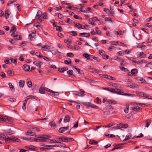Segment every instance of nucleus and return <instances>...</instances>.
Wrapping results in <instances>:
<instances>
[{"mask_svg":"<svg viewBox=\"0 0 152 152\" xmlns=\"http://www.w3.org/2000/svg\"><path fill=\"white\" fill-rule=\"evenodd\" d=\"M75 26V27L77 28L78 29H84L83 28H82V25L79 23H74Z\"/></svg>","mask_w":152,"mask_h":152,"instance_id":"0eeeda50","label":"nucleus"},{"mask_svg":"<svg viewBox=\"0 0 152 152\" xmlns=\"http://www.w3.org/2000/svg\"><path fill=\"white\" fill-rule=\"evenodd\" d=\"M73 48L74 49L78 50L80 49V48L77 45H75L73 46Z\"/></svg>","mask_w":152,"mask_h":152,"instance_id":"774afa93","label":"nucleus"},{"mask_svg":"<svg viewBox=\"0 0 152 152\" xmlns=\"http://www.w3.org/2000/svg\"><path fill=\"white\" fill-rule=\"evenodd\" d=\"M56 15H57L59 19H61L63 17V15L60 13H57Z\"/></svg>","mask_w":152,"mask_h":152,"instance_id":"a18cd8bd","label":"nucleus"},{"mask_svg":"<svg viewBox=\"0 0 152 152\" xmlns=\"http://www.w3.org/2000/svg\"><path fill=\"white\" fill-rule=\"evenodd\" d=\"M5 17L6 19L8 18L10 14V11L7 10L5 11Z\"/></svg>","mask_w":152,"mask_h":152,"instance_id":"2eb2a0df","label":"nucleus"},{"mask_svg":"<svg viewBox=\"0 0 152 152\" xmlns=\"http://www.w3.org/2000/svg\"><path fill=\"white\" fill-rule=\"evenodd\" d=\"M16 30V28L14 26H12V27L10 31V32L15 33Z\"/></svg>","mask_w":152,"mask_h":152,"instance_id":"72a5a7b5","label":"nucleus"},{"mask_svg":"<svg viewBox=\"0 0 152 152\" xmlns=\"http://www.w3.org/2000/svg\"><path fill=\"white\" fill-rule=\"evenodd\" d=\"M68 70V68L66 67L61 68L59 69L58 71L61 72H64L65 71H66Z\"/></svg>","mask_w":152,"mask_h":152,"instance_id":"f3484780","label":"nucleus"},{"mask_svg":"<svg viewBox=\"0 0 152 152\" xmlns=\"http://www.w3.org/2000/svg\"><path fill=\"white\" fill-rule=\"evenodd\" d=\"M127 86L133 88V83H129L126 84Z\"/></svg>","mask_w":152,"mask_h":152,"instance_id":"e433bc0d","label":"nucleus"},{"mask_svg":"<svg viewBox=\"0 0 152 152\" xmlns=\"http://www.w3.org/2000/svg\"><path fill=\"white\" fill-rule=\"evenodd\" d=\"M143 94V92H140L138 91H137L136 92V94L139 96H142Z\"/></svg>","mask_w":152,"mask_h":152,"instance_id":"8fccbe9b","label":"nucleus"},{"mask_svg":"<svg viewBox=\"0 0 152 152\" xmlns=\"http://www.w3.org/2000/svg\"><path fill=\"white\" fill-rule=\"evenodd\" d=\"M83 104V105L87 107H90L91 103L90 102H84Z\"/></svg>","mask_w":152,"mask_h":152,"instance_id":"f704fd0d","label":"nucleus"},{"mask_svg":"<svg viewBox=\"0 0 152 152\" xmlns=\"http://www.w3.org/2000/svg\"><path fill=\"white\" fill-rule=\"evenodd\" d=\"M98 142L94 140H91L89 141V143L91 145H96Z\"/></svg>","mask_w":152,"mask_h":152,"instance_id":"2f4dec72","label":"nucleus"},{"mask_svg":"<svg viewBox=\"0 0 152 152\" xmlns=\"http://www.w3.org/2000/svg\"><path fill=\"white\" fill-rule=\"evenodd\" d=\"M88 69L89 71L91 72H95L96 73H99V71L97 69H96L94 68H92L90 66H88Z\"/></svg>","mask_w":152,"mask_h":152,"instance_id":"f257e3e1","label":"nucleus"},{"mask_svg":"<svg viewBox=\"0 0 152 152\" xmlns=\"http://www.w3.org/2000/svg\"><path fill=\"white\" fill-rule=\"evenodd\" d=\"M49 124L52 128H55L57 126V125L54 121L50 122Z\"/></svg>","mask_w":152,"mask_h":152,"instance_id":"9d476101","label":"nucleus"},{"mask_svg":"<svg viewBox=\"0 0 152 152\" xmlns=\"http://www.w3.org/2000/svg\"><path fill=\"white\" fill-rule=\"evenodd\" d=\"M42 17L44 19H48V17L47 14L45 12L43 13L42 14Z\"/></svg>","mask_w":152,"mask_h":152,"instance_id":"c85d7f7f","label":"nucleus"},{"mask_svg":"<svg viewBox=\"0 0 152 152\" xmlns=\"http://www.w3.org/2000/svg\"><path fill=\"white\" fill-rule=\"evenodd\" d=\"M126 107V108L125 109H124V112L125 113H128L129 111V104H127Z\"/></svg>","mask_w":152,"mask_h":152,"instance_id":"ea45409f","label":"nucleus"},{"mask_svg":"<svg viewBox=\"0 0 152 152\" xmlns=\"http://www.w3.org/2000/svg\"><path fill=\"white\" fill-rule=\"evenodd\" d=\"M74 140V139L73 138H66V142H70V141H73Z\"/></svg>","mask_w":152,"mask_h":152,"instance_id":"49530a36","label":"nucleus"},{"mask_svg":"<svg viewBox=\"0 0 152 152\" xmlns=\"http://www.w3.org/2000/svg\"><path fill=\"white\" fill-rule=\"evenodd\" d=\"M69 126L66 127H61L59 129V132L61 133H62L63 132L65 131L68 130L69 129Z\"/></svg>","mask_w":152,"mask_h":152,"instance_id":"20e7f679","label":"nucleus"},{"mask_svg":"<svg viewBox=\"0 0 152 152\" xmlns=\"http://www.w3.org/2000/svg\"><path fill=\"white\" fill-rule=\"evenodd\" d=\"M113 33H114V34H115L121 35L122 34V33H121L122 31H121L118 32V31H113Z\"/></svg>","mask_w":152,"mask_h":152,"instance_id":"6e6d98bb","label":"nucleus"},{"mask_svg":"<svg viewBox=\"0 0 152 152\" xmlns=\"http://www.w3.org/2000/svg\"><path fill=\"white\" fill-rule=\"evenodd\" d=\"M76 95L79 96L83 97L84 96V94L83 93L78 92L75 94Z\"/></svg>","mask_w":152,"mask_h":152,"instance_id":"c9c22d12","label":"nucleus"},{"mask_svg":"<svg viewBox=\"0 0 152 152\" xmlns=\"http://www.w3.org/2000/svg\"><path fill=\"white\" fill-rule=\"evenodd\" d=\"M70 116L67 115H66L64 118V123H66L67 122H69L70 121Z\"/></svg>","mask_w":152,"mask_h":152,"instance_id":"1a4fd4ad","label":"nucleus"},{"mask_svg":"<svg viewBox=\"0 0 152 152\" xmlns=\"http://www.w3.org/2000/svg\"><path fill=\"white\" fill-rule=\"evenodd\" d=\"M94 59L95 60H96L97 61H99L100 60L99 58L93 56L92 57V58H91V60H92V59Z\"/></svg>","mask_w":152,"mask_h":152,"instance_id":"13d9d810","label":"nucleus"},{"mask_svg":"<svg viewBox=\"0 0 152 152\" xmlns=\"http://www.w3.org/2000/svg\"><path fill=\"white\" fill-rule=\"evenodd\" d=\"M67 73L69 75V76L70 77V76L72 75L73 73V70H69L67 72Z\"/></svg>","mask_w":152,"mask_h":152,"instance_id":"7c9ffc66","label":"nucleus"},{"mask_svg":"<svg viewBox=\"0 0 152 152\" xmlns=\"http://www.w3.org/2000/svg\"><path fill=\"white\" fill-rule=\"evenodd\" d=\"M64 63L67 64H68L69 65H70V64H71L72 63V62L71 61H69L67 60H65L64 61Z\"/></svg>","mask_w":152,"mask_h":152,"instance_id":"0e129e2a","label":"nucleus"},{"mask_svg":"<svg viewBox=\"0 0 152 152\" xmlns=\"http://www.w3.org/2000/svg\"><path fill=\"white\" fill-rule=\"evenodd\" d=\"M9 120L10 118L7 116H4V117H3V121H5L6 122H7V121H9Z\"/></svg>","mask_w":152,"mask_h":152,"instance_id":"864d4df0","label":"nucleus"},{"mask_svg":"<svg viewBox=\"0 0 152 152\" xmlns=\"http://www.w3.org/2000/svg\"><path fill=\"white\" fill-rule=\"evenodd\" d=\"M142 97H145L146 98H147L149 99H152V96H149L148 94H144L143 93V95H142Z\"/></svg>","mask_w":152,"mask_h":152,"instance_id":"aec40b11","label":"nucleus"},{"mask_svg":"<svg viewBox=\"0 0 152 152\" xmlns=\"http://www.w3.org/2000/svg\"><path fill=\"white\" fill-rule=\"evenodd\" d=\"M117 60L120 61L121 62H124V60L122 59H121L119 57H117Z\"/></svg>","mask_w":152,"mask_h":152,"instance_id":"e2e57ef3","label":"nucleus"},{"mask_svg":"<svg viewBox=\"0 0 152 152\" xmlns=\"http://www.w3.org/2000/svg\"><path fill=\"white\" fill-rule=\"evenodd\" d=\"M6 137L5 135L4 134H0V140H3L5 139Z\"/></svg>","mask_w":152,"mask_h":152,"instance_id":"6ab92c4d","label":"nucleus"},{"mask_svg":"<svg viewBox=\"0 0 152 152\" xmlns=\"http://www.w3.org/2000/svg\"><path fill=\"white\" fill-rule=\"evenodd\" d=\"M120 68L121 70L124 71V72H126L129 71V70L125 68L124 67H120Z\"/></svg>","mask_w":152,"mask_h":152,"instance_id":"79ce46f5","label":"nucleus"},{"mask_svg":"<svg viewBox=\"0 0 152 152\" xmlns=\"http://www.w3.org/2000/svg\"><path fill=\"white\" fill-rule=\"evenodd\" d=\"M90 107L95 109H98L99 108V107L97 106H96V105H95L94 104H92L91 103Z\"/></svg>","mask_w":152,"mask_h":152,"instance_id":"37998d69","label":"nucleus"},{"mask_svg":"<svg viewBox=\"0 0 152 152\" xmlns=\"http://www.w3.org/2000/svg\"><path fill=\"white\" fill-rule=\"evenodd\" d=\"M5 142L7 143H9L13 142L14 138L12 137H7L5 138Z\"/></svg>","mask_w":152,"mask_h":152,"instance_id":"423d86ee","label":"nucleus"},{"mask_svg":"<svg viewBox=\"0 0 152 152\" xmlns=\"http://www.w3.org/2000/svg\"><path fill=\"white\" fill-rule=\"evenodd\" d=\"M25 83V81L24 80H20L19 83V86L21 88L23 87L24 86Z\"/></svg>","mask_w":152,"mask_h":152,"instance_id":"9b49d317","label":"nucleus"},{"mask_svg":"<svg viewBox=\"0 0 152 152\" xmlns=\"http://www.w3.org/2000/svg\"><path fill=\"white\" fill-rule=\"evenodd\" d=\"M0 76L3 78H5L6 77L5 74L2 72H0Z\"/></svg>","mask_w":152,"mask_h":152,"instance_id":"4d7b16f0","label":"nucleus"},{"mask_svg":"<svg viewBox=\"0 0 152 152\" xmlns=\"http://www.w3.org/2000/svg\"><path fill=\"white\" fill-rule=\"evenodd\" d=\"M8 75L10 76H12L14 75V73L12 72V71L9 70L7 72Z\"/></svg>","mask_w":152,"mask_h":152,"instance_id":"09e8293b","label":"nucleus"},{"mask_svg":"<svg viewBox=\"0 0 152 152\" xmlns=\"http://www.w3.org/2000/svg\"><path fill=\"white\" fill-rule=\"evenodd\" d=\"M142 110V108L139 107H134L132 110H134V111L138 112L139 111V110Z\"/></svg>","mask_w":152,"mask_h":152,"instance_id":"c756f323","label":"nucleus"},{"mask_svg":"<svg viewBox=\"0 0 152 152\" xmlns=\"http://www.w3.org/2000/svg\"><path fill=\"white\" fill-rule=\"evenodd\" d=\"M122 91L119 89H115V93L117 94H118L122 95L123 94H122Z\"/></svg>","mask_w":152,"mask_h":152,"instance_id":"a878e982","label":"nucleus"},{"mask_svg":"<svg viewBox=\"0 0 152 152\" xmlns=\"http://www.w3.org/2000/svg\"><path fill=\"white\" fill-rule=\"evenodd\" d=\"M26 83L29 88H31L32 87V83L31 81H28Z\"/></svg>","mask_w":152,"mask_h":152,"instance_id":"58836bf2","label":"nucleus"},{"mask_svg":"<svg viewBox=\"0 0 152 152\" xmlns=\"http://www.w3.org/2000/svg\"><path fill=\"white\" fill-rule=\"evenodd\" d=\"M107 102L109 104H115L116 103V102L115 101H112V100L107 101Z\"/></svg>","mask_w":152,"mask_h":152,"instance_id":"473e14b6","label":"nucleus"},{"mask_svg":"<svg viewBox=\"0 0 152 152\" xmlns=\"http://www.w3.org/2000/svg\"><path fill=\"white\" fill-rule=\"evenodd\" d=\"M56 30L59 31H62V28L60 26H56Z\"/></svg>","mask_w":152,"mask_h":152,"instance_id":"de8ad7c7","label":"nucleus"},{"mask_svg":"<svg viewBox=\"0 0 152 152\" xmlns=\"http://www.w3.org/2000/svg\"><path fill=\"white\" fill-rule=\"evenodd\" d=\"M35 55L39 57H42V55L41 53L40 52H36L35 53Z\"/></svg>","mask_w":152,"mask_h":152,"instance_id":"a19ab883","label":"nucleus"},{"mask_svg":"<svg viewBox=\"0 0 152 152\" xmlns=\"http://www.w3.org/2000/svg\"><path fill=\"white\" fill-rule=\"evenodd\" d=\"M26 135L28 136H34L35 134L34 132L28 131L26 134Z\"/></svg>","mask_w":152,"mask_h":152,"instance_id":"dca6fc26","label":"nucleus"},{"mask_svg":"<svg viewBox=\"0 0 152 152\" xmlns=\"http://www.w3.org/2000/svg\"><path fill=\"white\" fill-rule=\"evenodd\" d=\"M45 148H46V149H50L52 148H50L52 146V145H44Z\"/></svg>","mask_w":152,"mask_h":152,"instance_id":"052dcab7","label":"nucleus"},{"mask_svg":"<svg viewBox=\"0 0 152 152\" xmlns=\"http://www.w3.org/2000/svg\"><path fill=\"white\" fill-rule=\"evenodd\" d=\"M123 124H118L117 125V127L115 129H120L121 128H123Z\"/></svg>","mask_w":152,"mask_h":152,"instance_id":"cd10ccee","label":"nucleus"},{"mask_svg":"<svg viewBox=\"0 0 152 152\" xmlns=\"http://www.w3.org/2000/svg\"><path fill=\"white\" fill-rule=\"evenodd\" d=\"M65 21L67 23L71 24L72 23V21L69 18H66V20H65Z\"/></svg>","mask_w":152,"mask_h":152,"instance_id":"393cba45","label":"nucleus"},{"mask_svg":"<svg viewBox=\"0 0 152 152\" xmlns=\"http://www.w3.org/2000/svg\"><path fill=\"white\" fill-rule=\"evenodd\" d=\"M23 68L25 71H28L30 69V67L28 65L24 64L23 66Z\"/></svg>","mask_w":152,"mask_h":152,"instance_id":"6e6552de","label":"nucleus"},{"mask_svg":"<svg viewBox=\"0 0 152 152\" xmlns=\"http://www.w3.org/2000/svg\"><path fill=\"white\" fill-rule=\"evenodd\" d=\"M47 135H42L41 139H40V142H45L47 140Z\"/></svg>","mask_w":152,"mask_h":152,"instance_id":"ddd939ff","label":"nucleus"},{"mask_svg":"<svg viewBox=\"0 0 152 152\" xmlns=\"http://www.w3.org/2000/svg\"><path fill=\"white\" fill-rule=\"evenodd\" d=\"M71 33H72V35L73 36H76L77 35V34L76 32L74 31H72L71 32Z\"/></svg>","mask_w":152,"mask_h":152,"instance_id":"680f3d73","label":"nucleus"},{"mask_svg":"<svg viewBox=\"0 0 152 152\" xmlns=\"http://www.w3.org/2000/svg\"><path fill=\"white\" fill-rule=\"evenodd\" d=\"M43 84H42V85L41 86V87L39 89V92L40 93L44 94L45 93V88L43 87Z\"/></svg>","mask_w":152,"mask_h":152,"instance_id":"39448f33","label":"nucleus"},{"mask_svg":"<svg viewBox=\"0 0 152 152\" xmlns=\"http://www.w3.org/2000/svg\"><path fill=\"white\" fill-rule=\"evenodd\" d=\"M85 79L88 82H89L90 84L95 83V82L94 80H92L91 79H89L86 77L85 78Z\"/></svg>","mask_w":152,"mask_h":152,"instance_id":"bb28decb","label":"nucleus"},{"mask_svg":"<svg viewBox=\"0 0 152 152\" xmlns=\"http://www.w3.org/2000/svg\"><path fill=\"white\" fill-rule=\"evenodd\" d=\"M74 55L73 54L71 53H67V57H73Z\"/></svg>","mask_w":152,"mask_h":152,"instance_id":"5fc2aeb1","label":"nucleus"},{"mask_svg":"<svg viewBox=\"0 0 152 152\" xmlns=\"http://www.w3.org/2000/svg\"><path fill=\"white\" fill-rule=\"evenodd\" d=\"M105 52L104 50H99V53L103 56L105 54Z\"/></svg>","mask_w":152,"mask_h":152,"instance_id":"69168bd1","label":"nucleus"},{"mask_svg":"<svg viewBox=\"0 0 152 152\" xmlns=\"http://www.w3.org/2000/svg\"><path fill=\"white\" fill-rule=\"evenodd\" d=\"M33 64L37 66L39 68H40L42 64V63L39 61H35L33 62Z\"/></svg>","mask_w":152,"mask_h":152,"instance_id":"f03ea898","label":"nucleus"},{"mask_svg":"<svg viewBox=\"0 0 152 152\" xmlns=\"http://www.w3.org/2000/svg\"><path fill=\"white\" fill-rule=\"evenodd\" d=\"M10 60L11 63L13 62L15 65H16L17 63L16 59H14L13 60L12 58H11L10 59Z\"/></svg>","mask_w":152,"mask_h":152,"instance_id":"4c0bfd02","label":"nucleus"},{"mask_svg":"<svg viewBox=\"0 0 152 152\" xmlns=\"http://www.w3.org/2000/svg\"><path fill=\"white\" fill-rule=\"evenodd\" d=\"M73 67L79 73L81 74H83V72L82 70H80L79 68H77L76 66H74Z\"/></svg>","mask_w":152,"mask_h":152,"instance_id":"5701e85b","label":"nucleus"},{"mask_svg":"<svg viewBox=\"0 0 152 152\" xmlns=\"http://www.w3.org/2000/svg\"><path fill=\"white\" fill-rule=\"evenodd\" d=\"M103 76H104V78L109 79L112 80H114L115 79L113 77L109 75H103Z\"/></svg>","mask_w":152,"mask_h":152,"instance_id":"f8f14e48","label":"nucleus"},{"mask_svg":"<svg viewBox=\"0 0 152 152\" xmlns=\"http://www.w3.org/2000/svg\"><path fill=\"white\" fill-rule=\"evenodd\" d=\"M132 137L131 134H130L128 136H126L125 138L123 140V141H125L129 139Z\"/></svg>","mask_w":152,"mask_h":152,"instance_id":"b1692460","label":"nucleus"},{"mask_svg":"<svg viewBox=\"0 0 152 152\" xmlns=\"http://www.w3.org/2000/svg\"><path fill=\"white\" fill-rule=\"evenodd\" d=\"M49 92H50V93H52V95H53L54 96H58L59 95V93L58 92L53 91L51 90H49Z\"/></svg>","mask_w":152,"mask_h":152,"instance_id":"a211bd4d","label":"nucleus"},{"mask_svg":"<svg viewBox=\"0 0 152 152\" xmlns=\"http://www.w3.org/2000/svg\"><path fill=\"white\" fill-rule=\"evenodd\" d=\"M10 88L12 90L14 88V86L12 85V83H9L8 84Z\"/></svg>","mask_w":152,"mask_h":152,"instance_id":"338daca9","label":"nucleus"},{"mask_svg":"<svg viewBox=\"0 0 152 152\" xmlns=\"http://www.w3.org/2000/svg\"><path fill=\"white\" fill-rule=\"evenodd\" d=\"M5 133L7 135H11L13 134L12 131L10 130H7L6 131Z\"/></svg>","mask_w":152,"mask_h":152,"instance_id":"c03bdc74","label":"nucleus"},{"mask_svg":"<svg viewBox=\"0 0 152 152\" xmlns=\"http://www.w3.org/2000/svg\"><path fill=\"white\" fill-rule=\"evenodd\" d=\"M126 58H127L128 59L132 61L134 63H136L137 62L136 59L134 58H133L132 57H127L126 56Z\"/></svg>","mask_w":152,"mask_h":152,"instance_id":"4468645a","label":"nucleus"},{"mask_svg":"<svg viewBox=\"0 0 152 152\" xmlns=\"http://www.w3.org/2000/svg\"><path fill=\"white\" fill-rule=\"evenodd\" d=\"M131 73L129 72L128 75H130L132 74V75H134V74H137L138 73V70L136 69H133L131 70Z\"/></svg>","mask_w":152,"mask_h":152,"instance_id":"7ed1b4c3","label":"nucleus"},{"mask_svg":"<svg viewBox=\"0 0 152 152\" xmlns=\"http://www.w3.org/2000/svg\"><path fill=\"white\" fill-rule=\"evenodd\" d=\"M83 56L85 58H86L87 60H89L91 59L90 56L87 53H83Z\"/></svg>","mask_w":152,"mask_h":152,"instance_id":"412c9836","label":"nucleus"},{"mask_svg":"<svg viewBox=\"0 0 152 152\" xmlns=\"http://www.w3.org/2000/svg\"><path fill=\"white\" fill-rule=\"evenodd\" d=\"M50 142H54V143H58V140H54V139H50Z\"/></svg>","mask_w":152,"mask_h":152,"instance_id":"603ef678","label":"nucleus"},{"mask_svg":"<svg viewBox=\"0 0 152 152\" xmlns=\"http://www.w3.org/2000/svg\"><path fill=\"white\" fill-rule=\"evenodd\" d=\"M83 34H86L87 35H84V37H88L90 36V34L89 33H80L79 34V36H82L83 37Z\"/></svg>","mask_w":152,"mask_h":152,"instance_id":"4be33fe9","label":"nucleus"},{"mask_svg":"<svg viewBox=\"0 0 152 152\" xmlns=\"http://www.w3.org/2000/svg\"><path fill=\"white\" fill-rule=\"evenodd\" d=\"M133 88H138L139 87V85H138L137 84L135 83H133Z\"/></svg>","mask_w":152,"mask_h":152,"instance_id":"bf43d9fd","label":"nucleus"},{"mask_svg":"<svg viewBox=\"0 0 152 152\" xmlns=\"http://www.w3.org/2000/svg\"><path fill=\"white\" fill-rule=\"evenodd\" d=\"M110 43L111 45H117L119 44V42H115L114 41H111L110 42Z\"/></svg>","mask_w":152,"mask_h":152,"instance_id":"3c124183","label":"nucleus"}]
</instances>
